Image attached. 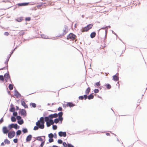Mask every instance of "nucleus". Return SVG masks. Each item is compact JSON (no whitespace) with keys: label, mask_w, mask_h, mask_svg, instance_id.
I'll return each instance as SVG.
<instances>
[{"label":"nucleus","mask_w":147,"mask_h":147,"mask_svg":"<svg viewBox=\"0 0 147 147\" xmlns=\"http://www.w3.org/2000/svg\"><path fill=\"white\" fill-rule=\"evenodd\" d=\"M93 26L92 24H88L86 26L84 27H82V29L81 30V32H87L92 28Z\"/></svg>","instance_id":"nucleus-1"},{"label":"nucleus","mask_w":147,"mask_h":147,"mask_svg":"<svg viewBox=\"0 0 147 147\" xmlns=\"http://www.w3.org/2000/svg\"><path fill=\"white\" fill-rule=\"evenodd\" d=\"M44 123V121L42 122L40 120H38L36 122V124L37 126H38L39 128L43 129L45 127Z\"/></svg>","instance_id":"nucleus-2"},{"label":"nucleus","mask_w":147,"mask_h":147,"mask_svg":"<svg viewBox=\"0 0 147 147\" xmlns=\"http://www.w3.org/2000/svg\"><path fill=\"white\" fill-rule=\"evenodd\" d=\"M20 126L18 125L16 123H12L9 124L8 125V128L9 129L11 128H14L16 129H19Z\"/></svg>","instance_id":"nucleus-3"},{"label":"nucleus","mask_w":147,"mask_h":147,"mask_svg":"<svg viewBox=\"0 0 147 147\" xmlns=\"http://www.w3.org/2000/svg\"><path fill=\"white\" fill-rule=\"evenodd\" d=\"M15 135V132L14 131L12 130L8 133V136L9 138L11 139L14 137Z\"/></svg>","instance_id":"nucleus-4"},{"label":"nucleus","mask_w":147,"mask_h":147,"mask_svg":"<svg viewBox=\"0 0 147 147\" xmlns=\"http://www.w3.org/2000/svg\"><path fill=\"white\" fill-rule=\"evenodd\" d=\"M76 35L73 33H70L67 36V39H74L76 38Z\"/></svg>","instance_id":"nucleus-5"},{"label":"nucleus","mask_w":147,"mask_h":147,"mask_svg":"<svg viewBox=\"0 0 147 147\" xmlns=\"http://www.w3.org/2000/svg\"><path fill=\"white\" fill-rule=\"evenodd\" d=\"M19 114H20L21 115L23 116L24 117L27 115V113L26 110L24 109H21L18 112Z\"/></svg>","instance_id":"nucleus-6"},{"label":"nucleus","mask_w":147,"mask_h":147,"mask_svg":"<svg viewBox=\"0 0 147 147\" xmlns=\"http://www.w3.org/2000/svg\"><path fill=\"white\" fill-rule=\"evenodd\" d=\"M4 76L5 78V82H7L9 79L10 78V76L9 75L8 71H7V72L5 74Z\"/></svg>","instance_id":"nucleus-7"},{"label":"nucleus","mask_w":147,"mask_h":147,"mask_svg":"<svg viewBox=\"0 0 147 147\" xmlns=\"http://www.w3.org/2000/svg\"><path fill=\"white\" fill-rule=\"evenodd\" d=\"M58 135L60 137H65L67 136L66 132V131H60L58 133Z\"/></svg>","instance_id":"nucleus-8"},{"label":"nucleus","mask_w":147,"mask_h":147,"mask_svg":"<svg viewBox=\"0 0 147 147\" xmlns=\"http://www.w3.org/2000/svg\"><path fill=\"white\" fill-rule=\"evenodd\" d=\"M29 3V2H23L18 3L16 4V6L18 7H22L28 5Z\"/></svg>","instance_id":"nucleus-9"},{"label":"nucleus","mask_w":147,"mask_h":147,"mask_svg":"<svg viewBox=\"0 0 147 147\" xmlns=\"http://www.w3.org/2000/svg\"><path fill=\"white\" fill-rule=\"evenodd\" d=\"M14 95L18 98H20L22 97L21 95L16 89L14 90Z\"/></svg>","instance_id":"nucleus-10"},{"label":"nucleus","mask_w":147,"mask_h":147,"mask_svg":"<svg viewBox=\"0 0 147 147\" xmlns=\"http://www.w3.org/2000/svg\"><path fill=\"white\" fill-rule=\"evenodd\" d=\"M23 98L21 100V105L23 106V107L25 108H28V105H27L25 102L23 100Z\"/></svg>","instance_id":"nucleus-11"},{"label":"nucleus","mask_w":147,"mask_h":147,"mask_svg":"<svg viewBox=\"0 0 147 147\" xmlns=\"http://www.w3.org/2000/svg\"><path fill=\"white\" fill-rule=\"evenodd\" d=\"M118 74L117 72L116 74L113 75L112 77V80L114 81L117 82L119 80V77L118 76L117 74Z\"/></svg>","instance_id":"nucleus-12"},{"label":"nucleus","mask_w":147,"mask_h":147,"mask_svg":"<svg viewBox=\"0 0 147 147\" xmlns=\"http://www.w3.org/2000/svg\"><path fill=\"white\" fill-rule=\"evenodd\" d=\"M32 135L31 134H29L26 137V142H28L31 140L32 138Z\"/></svg>","instance_id":"nucleus-13"},{"label":"nucleus","mask_w":147,"mask_h":147,"mask_svg":"<svg viewBox=\"0 0 147 147\" xmlns=\"http://www.w3.org/2000/svg\"><path fill=\"white\" fill-rule=\"evenodd\" d=\"M9 130L7 129V127L6 126H4L2 128V131L4 134H7L8 131Z\"/></svg>","instance_id":"nucleus-14"},{"label":"nucleus","mask_w":147,"mask_h":147,"mask_svg":"<svg viewBox=\"0 0 147 147\" xmlns=\"http://www.w3.org/2000/svg\"><path fill=\"white\" fill-rule=\"evenodd\" d=\"M67 105L68 107L70 108L73 107L76 105L72 102H67Z\"/></svg>","instance_id":"nucleus-15"},{"label":"nucleus","mask_w":147,"mask_h":147,"mask_svg":"<svg viewBox=\"0 0 147 147\" xmlns=\"http://www.w3.org/2000/svg\"><path fill=\"white\" fill-rule=\"evenodd\" d=\"M42 137H43L44 138V139L45 140V136H38L36 137V140H37L40 141H42L43 140V139L42 138Z\"/></svg>","instance_id":"nucleus-16"},{"label":"nucleus","mask_w":147,"mask_h":147,"mask_svg":"<svg viewBox=\"0 0 147 147\" xmlns=\"http://www.w3.org/2000/svg\"><path fill=\"white\" fill-rule=\"evenodd\" d=\"M23 18H24L23 17H19L17 18H16L15 19V20L16 21L18 22H20L23 20Z\"/></svg>","instance_id":"nucleus-17"},{"label":"nucleus","mask_w":147,"mask_h":147,"mask_svg":"<svg viewBox=\"0 0 147 147\" xmlns=\"http://www.w3.org/2000/svg\"><path fill=\"white\" fill-rule=\"evenodd\" d=\"M21 134H22V131L20 129L17 130L16 132V137H18Z\"/></svg>","instance_id":"nucleus-18"},{"label":"nucleus","mask_w":147,"mask_h":147,"mask_svg":"<svg viewBox=\"0 0 147 147\" xmlns=\"http://www.w3.org/2000/svg\"><path fill=\"white\" fill-rule=\"evenodd\" d=\"M11 54H9L8 55L6 58V61H5V62H4V63L6 64H8V62L9 61V59L11 56Z\"/></svg>","instance_id":"nucleus-19"},{"label":"nucleus","mask_w":147,"mask_h":147,"mask_svg":"<svg viewBox=\"0 0 147 147\" xmlns=\"http://www.w3.org/2000/svg\"><path fill=\"white\" fill-rule=\"evenodd\" d=\"M21 131L23 132V134H26L28 132V129L26 127L23 128Z\"/></svg>","instance_id":"nucleus-20"},{"label":"nucleus","mask_w":147,"mask_h":147,"mask_svg":"<svg viewBox=\"0 0 147 147\" xmlns=\"http://www.w3.org/2000/svg\"><path fill=\"white\" fill-rule=\"evenodd\" d=\"M96 32L95 31L91 32L90 35V38H94L96 36Z\"/></svg>","instance_id":"nucleus-21"},{"label":"nucleus","mask_w":147,"mask_h":147,"mask_svg":"<svg viewBox=\"0 0 147 147\" xmlns=\"http://www.w3.org/2000/svg\"><path fill=\"white\" fill-rule=\"evenodd\" d=\"M93 93H92L88 96V100H91L94 98V96L92 95L93 94Z\"/></svg>","instance_id":"nucleus-22"},{"label":"nucleus","mask_w":147,"mask_h":147,"mask_svg":"<svg viewBox=\"0 0 147 147\" xmlns=\"http://www.w3.org/2000/svg\"><path fill=\"white\" fill-rule=\"evenodd\" d=\"M105 86L106 88L108 90L112 88V86L109 83L105 84Z\"/></svg>","instance_id":"nucleus-23"},{"label":"nucleus","mask_w":147,"mask_h":147,"mask_svg":"<svg viewBox=\"0 0 147 147\" xmlns=\"http://www.w3.org/2000/svg\"><path fill=\"white\" fill-rule=\"evenodd\" d=\"M30 105L31 108H35L36 107V104L34 102H31L30 103Z\"/></svg>","instance_id":"nucleus-24"},{"label":"nucleus","mask_w":147,"mask_h":147,"mask_svg":"<svg viewBox=\"0 0 147 147\" xmlns=\"http://www.w3.org/2000/svg\"><path fill=\"white\" fill-rule=\"evenodd\" d=\"M16 118L15 116H11V121L12 122H15L16 120Z\"/></svg>","instance_id":"nucleus-25"},{"label":"nucleus","mask_w":147,"mask_h":147,"mask_svg":"<svg viewBox=\"0 0 147 147\" xmlns=\"http://www.w3.org/2000/svg\"><path fill=\"white\" fill-rule=\"evenodd\" d=\"M17 122L20 125H21L24 123V120L23 119H21L20 120H18Z\"/></svg>","instance_id":"nucleus-26"},{"label":"nucleus","mask_w":147,"mask_h":147,"mask_svg":"<svg viewBox=\"0 0 147 147\" xmlns=\"http://www.w3.org/2000/svg\"><path fill=\"white\" fill-rule=\"evenodd\" d=\"M4 142L5 144H9L10 143V141L7 139H6L4 140Z\"/></svg>","instance_id":"nucleus-27"},{"label":"nucleus","mask_w":147,"mask_h":147,"mask_svg":"<svg viewBox=\"0 0 147 147\" xmlns=\"http://www.w3.org/2000/svg\"><path fill=\"white\" fill-rule=\"evenodd\" d=\"M90 90L91 89L90 87H88L85 90V93L87 94H88Z\"/></svg>","instance_id":"nucleus-28"},{"label":"nucleus","mask_w":147,"mask_h":147,"mask_svg":"<svg viewBox=\"0 0 147 147\" xmlns=\"http://www.w3.org/2000/svg\"><path fill=\"white\" fill-rule=\"evenodd\" d=\"M100 85V81L95 82L94 84V86L97 88V87H98Z\"/></svg>","instance_id":"nucleus-29"},{"label":"nucleus","mask_w":147,"mask_h":147,"mask_svg":"<svg viewBox=\"0 0 147 147\" xmlns=\"http://www.w3.org/2000/svg\"><path fill=\"white\" fill-rule=\"evenodd\" d=\"M19 46L20 45H16V47L11 51L10 54L12 55L13 53L15 51V50L17 49L18 47H19Z\"/></svg>","instance_id":"nucleus-30"},{"label":"nucleus","mask_w":147,"mask_h":147,"mask_svg":"<svg viewBox=\"0 0 147 147\" xmlns=\"http://www.w3.org/2000/svg\"><path fill=\"white\" fill-rule=\"evenodd\" d=\"M10 108L9 109V111L10 112H12L15 111V108L14 107H11V106H10Z\"/></svg>","instance_id":"nucleus-31"},{"label":"nucleus","mask_w":147,"mask_h":147,"mask_svg":"<svg viewBox=\"0 0 147 147\" xmlns=\"http://www.w3.org/2000/svg\"><path fill=\"white\" fill-rule=\"evenodd\" d=\"M8 64H6V66L3 67L2 68H0V70H3V69H7V70H8ZM7 71H8V70H7Z\"/></svg>","instance_id":"nucleus-32"},{"label":"nucleus","mask_w":147,"mask_h":147,"mask_svg":"<svg viewBox=\"0 0 147 147\" xmlns=\"http://www.w3.org/2000/svg\"><path fill=\"white\" fill-rule=\"evenodd\" d=\"M40 36H41V37L44 39H47L48 38V36H47V35H45L43 34H41L40 35Z\"/></svg>","instance_id":"nucleus-33"},{"label":"nucleus","mask_w":147,"mask_h":147,"mask_svg":"<svg viewBox=\"0 0 147 147\" xmlns=\"http://www.w3.org/2000/svg\"><path fill=\"white\" fill-rule=\"evenodd\" d=\"M46 124L47 127H50L51 125H52L49 121H46Z\"/></svg>","instance_id":"nucleus-34"},{"label":"nucleus","mask_w":147,"mask_h":147,"mask_svg":"<svg viewBox=\"0 0 147 147\" xmlns=\"http://www.w3.org/2000/svg\"><path fill=\"white\" fill-rule=\"evenodd\" d=\"M8 88L10 90H12L13 88V85L12 84H9Z\"/></svg>","instance_id":"nucleus-35"},{"label":"nucleus","mask_w":147,"mask_h":147,"mask_svg":"<svg viewBox=\"0 0 147 147\" xmlns=\"http://www.w3.org/2000/svg\"><path fill=\"white\" fill-rule=\"evenodd\" d=\"M25 20L26 21H30L31 20V18L30 17H26L25 18Z\"/></svg>","instance_id":"nucleus-36"},{"label":"nucleus","mask_w":147,"mask_h":147,"mask_svg":"<svg viewBox=\"0 0 147 147\" xmlns=\"http://www.w3.org/2000/svg\"><path fill=\"white\" fill-rule=\"evenodd\" d=\"M57 126L56 125H53L52 129L53 130H55L57 129Z\"/></svg>","instance_id":"nucleus-37"},{"label":"nucleus","mask_w":147,"mask_h":147,"mask_svg":"<svg viewBox=\"0 0 147 147\" xmlns=\"http://www.w3.org/2000/svg\"><path fill=\"white\" fill-rule=\"evenodd\" d=\"M57 116H62L63 115V113L62 111H61L60 112H59L58 113H57Z\"/></svg>","instance_id":"nucleus-38"},{"label":"nucleus","mask_w":147,"mask_h":147,"mask_svg":"<svg viewBox=\"0 0 147 147\" xmlns=\"http://www.w3.org/2000/svg\"><path fill=\"white\" fill-rule=\"evenodd\" d=\"M45 140L44 141H41V142L39 146V147H43L45 144Z\"/></svg>","instance_id":"nucleus-39"},{"label":"nucleus","mask_w":147,"mask_h":147,"mask_svg":"<svg viewBox=\"0 0 147 147\" xmlns=\"http://www.w3.org/2000/svg\"><path fill=\"white\" fill-rule=\"evenodd\" d=\"M44 122L45 121L46 122V121H48L49 120V118L48 116H46V117H44Z\"/></svg>","instance_id":"nucleus-40"},{"label":"nucleus","mask_w":147,"mask_h":147,"mask_svg":"<svg viewBox=\"0 0 147 147\" xmlns=\"http://www.w3.org/2000/svg\"><path fill=\"white\" fill-rule=\"evenodd\" d=\"M24 33L25 32L23 30H22L19 33V35L20 36H22L24 34Z\"/></svg>","instance_id":"nucleus-41"},{"label":"nucleus","mask_w":147,"mask_h":147,"mask_svg":"<svg viewBox=\"0 0 147 147\" xmlns=\"http://www.w3.org/2000/svg\"><path fill=\"white\" fill-rule=\"evenodd\" d=\"M13 115L12 116H17L18 115V113L17 111H13Z\"/></svg>","instance_id":"nucleus-42"},{"label":"nucleus","mask_w":147,"mask_h":147,"mask_svg":"<svg viewBox=\"0 0 147 147\" xmlns=\"http://www.w3.org/2000/svg\"><path fill=\"white\" fill-rule=\"evenodd\" d=\"M94 92L95 93H97L99 92V90L98 88H95L94 90Z\"/></svg>","instance_id":"nucleus-43"},{"label":"nucleus","mask_w":147,"mask_h":147,"mask_svg":"<svg viewBox=\"0 0 147 147\" xmlns=\"http://www.w3.org/2000/svg\"><path fill=\"white\" fill-rule=\"evenodd\" d=\"M4 81V76L2 75H0V81Z\"/></svg>","instance_id":"nucleus-44"},{"label":"nucleus","mask_w":147,"mask_h":147,"mask_svg":"<svg viewBox=\"0 0 147 147\" xmlns=\"http://www.w3.org/2000/svg\"><path fill=\"white\" fill-rule=\"evenodd\" d=\"M63 142V141L62 140L60 139H58L57 140V143L58 144H62Z\"/></svg>","instance_id":"nucleus-45"},{"label":"nucleus","mask_w":147,"mask_h":147,"mask_svg":"<svg viewBox=\"0 0 147 147\" xmlns=\"http://www.w3.org/2000/svg\"><path fill=\"white\" fill-rule=\"evenodd\" d=\"M83 96L84 99L85 100H86L87 98H88V94H85L84 95H83Z\"/></svg>","instance_id":"nucleus-46"},{"label":"nucleus","mask_w":147,"mask_h":147,"mask_svg":"<svg viewBox=\"0 0 147 147\" xmlns=\"http://www.w3.org/2000/svg\"><path fill=\"white\" fill-rule=\"evenodd\" d=\"M49 143H51L54 141V139L53 138H50L49 139Z\"/></svg>","instance_id":"nucleus-47"},{"label":"nucleus","mask_w":147,"mask_h":147,"mask_svg":"<svg viewBox=\"0 0 147 147\" xmlns=\"http://www.w3.org/2000/svg\"><path fill=\"white\" fill-rule=\"evenodd\" d=\"M53 137V134L52 133H50L48 134V137L51 138Z\"/></svg>","instance_id":"nucleus-48"},{"label":"nucleus","mask_w":147,"mask_h":147,"mask_svg":"<svg viewBox=\"0 0 147 147\" xmlns=\"http://www.w3.org/2000/svg\"><path fill=\"white\" fill-rule=\"evenodd\" d=\"M22 40H23V42H24L25 41H26V40H29L30 39H31V38H29L28 39H25V38H24L23 37H22Z\"/></svg>","instance_id":"nucleus-49"},{"label":"nucleus","mask_w":147,"mask_h":147,"mask_svg":"<svg viewBox=\"0 0 147 147\" xmlns=\"http://www.w3.org/2000/svg\"><path fill=\"white\" fill-rule=\"evenodd\" d=\"M67 147H75L71 143H67Z\"/></svg>","instance_id":"nucleus-50"},{"label":"nucleus","mask_w":147,"mask_h":147,"mask_svg":"<svg viewBox=\"0 0 147 147\" xmlns=\"http://www.w3.org/2000/svg\"><path fill=\"white\" fill-rule=\"evenodd\" d=\"M38 128H39V127H38V126H37L36 125V126H35L34 127L33 129L34 131L37 130L38 129Z\"/></svg>","instance_id":"nucleus-51"},{"label":"nucleus","mask_w":147,"mask_h":147,"mask_svg":"<svg viewBox=\"0 0 147 147\" xmlns=\"http://www.w3.org/2000/svg\"><path fill=\"white\" fill-rule=\"evenodd\" d=\"M18 138H16L14 139H13V142L14 143H16L18 142Z\"/></svg>","instance_id":"nucleus-52"},{"label":"nucleus","mask_w":147,"mask_h":147,"mask_svg":"<svg viewBox=\"0 0 147 147\" xmlns=\"http://www.w3.org/2000/svg\"><path fill=\"white\" fill-rule=\"evenodd\" d=\"M16 118L17 120L21 119L22 117L20 115H17L16 117Z\"/></svg>","instance_id":"nucleus-53"},{"label":"nucleus","mask_w":147,"mask_h":147,"mask_svg":"<svg viewBox=\"0 0 147 147\" xmlns=\"http://www.w3.org/2000/svg\"><path fill=\"white\" fill-rule=\"evenodd\" d=\"M62 144L63 146L64 147H67V145L66 143L65 142H63L62 143Z\"/></svg>","instance_id":"nucleus-54"},{"label":"nucleus","mask_w":147,"mask_h":147,"mask_svg":"<svg viewBox=\"0 0 147 147\" xmlns=\"http://www.w3.org/2000/svg\"><path fill=\"white\" fill-rule=\"evenodd\" d=\"M52 115L53 118H55L57 117V113L52 114Z\"/></svg>","instance_id":"nucleus-55"},{"label":"nucleus","mask_w":147,"mask_h":147,"mask_svg":"<svg viewBox=\"0 0 147 147\" xmlns=\"http://www.w3.org/2000/svg\"><path fill=\"white\" fill-rule=\"evenodd\" d=\"M62 105L63 107L64 108H65L66 107H68V105H67V103L66 104H63Z\"/></svg>","instance_id":"nucleus-56"},{"label":"nucleus","mask_w":147,"mask_h":147,"mask_svg":"<svg viewBox=\"0 0 147 147\" xmlns=\"http://www.w3.org/2000/svg\"><path fill=\"white\" fill-rule=\"evenodd\" d=\"M49 121H50V122L51 123V124L53 125V123H54V120H53V119H50L49 120Z\"/></svg>","instance_id":"nucleus-57"},{"label":"nucleus","mask_w":147,"mask_h":147,"mask_svg":"<svg viewBox=\"0 0 147 147\" xmlns=\"http://www.w3.org/2000/svg\"><path fill=\"white\" fill-rule=\"evenodd\" d=\"M48 116L49 118V120L50 119H53V118L52 114H50Z\"/></svg>","instance_id":"nucleus-58"},{"label":"nucleus","mask_w":147,"mask_h":147,"mask_svg":"<svg viewBox=\"0 0 147 147\" xmlns=\"http://www.w3.org/2000/svg\"><path fill=\"white\" fill-rule=\"evenodd\" d=\"M107 35H105V37L104 39L103 42L105 43H106L107 41Z\"/></svg>","instance_id":"nucleus-59"},{"label":"nucleus","mask_w":147,"mask_h":147,"mask_svg":"<svg viewBox=\"0 0 147 147\" xmlns=\"http://www.w3.org/2000/svg\"><path fill=\"white\" fill-rule=\"evenodd\" d=\"M78 99L79 100H82L84 99L83 96V95H81L78 97Z\"/></svg>","instance_id":"nucleus-60"},{"label":"nucleus","mask_w":147,"mask_h":147,"mask_svg":"<svg viewBox=\"0 0 147 147\" xmlns=\"http://www.w3.org/2000/svg\"><path fill=\"white\" fill-rule=\"evenodd\" d=\"M63 108L61 107H59L57 109V110L58 111H61L62 110Z\"/></svg>","instance_id":"nucleus-61"},{"label":"nucleus","mask_w":147,"mask_h":147,"mask_svg":"<svg viewBox=\"0 0 147 147\" xmlns=\"http://www.w3.org/2000/svg\"><path fill=\"white\" fill-rule=\"evenodd\" d=\"M54 123H55L56 124L57 123L59 122L56 118H55L54 120Z\"/></svg>","instance_id":"nucleus-62"},{"label":"nucleus","mask_w":147,"mask_h":147,"mask_svg":"<svg viewBox=\"0 0 147 147\" xmlns=\"http://www.w3.org/2000/svg\"><path fill=\"white\" fill-rule=\"evenodd\" d=\"M43 4L42 3V4H39V5H37L36 6V7L38 8H40V7H41L42 5Z\"/></svg>","instance_id":"nucleus-63"},{"label":"nucleus","mask_w":147,"mask_h":147,"mask_svg":"<svg viewBox=\"0 0 147 147\" xmlns=\"http://www.w3.org/2000/svg\"><path fill=\"white\" fill-rule=\"evenodd\" d=\"M53 137L55 138H56L57 137V135L56 133H55L53 134Z\"/></svg>","instance_id":"nucleus-64"}]
</instances>
